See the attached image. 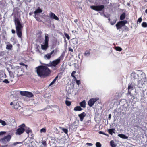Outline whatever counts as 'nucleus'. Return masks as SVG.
<instances>
[{
    "label": "nucleus",
    "mask_w": 147,
    "mask_h": 147,
    "mask_svg": "<svg viewBox=\"0 0 147 147\" xmlns=\"http://www.w3.org/2000/svg\"><path fill=\"white\" fill-rule=\"evenodd\" d=\"M69 51H70L71 52H73V49L70 47H69Z\"/></svg>",
    "instance_id": "nucleus-49"
},
{
    "label": "nucleus",
    "mask_w": 147,
    "mask_h": 147,
    "mask_svg": "<svg viewBox=\"0 0 147 147\" xmlns=\"http://www.w3.org/2000/svg\"><path fill=\"white\" fill-rule=\"evenodd\" d=\"M50 17L51 19H54L56 20H59V18L53 13L51 12L50 14Z\"/></svg>",
    "instance_id": "nucleus-11"
},
{
    "label": "nucleus",
    "mask_w": 147,
    "mask_h": 147,
    "mask_svg": "<svg viewBox=\"0 0 147 147\" xmlns=\"http://www.w3.org/2000/svg\"><path fill=\"white\" fill-rule=\"evenodd\" d=\"M20 65H23V66H25V64H24L22 62H21V63H20Z\"/></svg>",
    "instance_id": "nucleus-50"
},
{
    "label": "nucleus",
    "mask_w": 147,
    "mask_h": 147,
    "mask_svg": "<svg viewBox=\"0 0 147 147\" xmlns=\"http://www.w3.org/2000/svg\"><path fill=\"white\" fill-rule=\"evenodd\" d=\"M33 13H33V12H30V13H29V15H30V16H31V15H32L33 14Z\"/></svg>",
    "instance_id": "nucleus-55"
},
{
    "label": "nucleus",
    "mask_w": 147,
    "mask_h": 147,
    "mask_svg": "<svg viewBox=\"0 0 147 147\" xmlns=\"http://www.w3.org/2000/svg\"><path fill=\"white\" fill-rule=\"evenodd\" d=\"M64 57V55L62 54L58 58L51 62L53 66L55 67L57 65L59 64L61 62V60H62Z\"/></svg>",
    "instance_id": "nucleus-6"
},
{
    "label": "nucleus",
    "mask_w": 147,
    "mask_h": 147,
    "mask_svg": "<svg viewBox=\"0 0 147 147\" xmlns=\"http://www.w3.org/2000/svg\"><path fill=\"white\" fill-rule=\"evenodd\" d=\"M96 147H101V144L99 142H97L96 144Z\"/></svg>",
    "instance_id": "nucleus-36"
},
{
    "label": "nucleus",
    "mask_w": 147,
    "mask_h": 147,
    "mask_svg": "<svg viewBox=\"0 0 147 147\" xmlns=\"http://www.w3.org/2000/svg\"><path fill=\"white\" fill-rule=\"evenodd\" d=\"M90 50H87L85 51V53H84V55L85 56H86L88 55H90Z\"/></svg>",
    "instance_id": "nucleus-30"
},
{
    "label": "nucleus",
    "mask_w": 147,
    "mask_h": 147,
    "mask_svg": "<svg viewBox=\"0 0 147 147\" xmlns=\"http://www.w3.org/2000/svg\"><path fill=\"white\" fill-rule=\"evenodd\" d=\"M125 13H123L120 16V19L121 20H124L125 17Z\"/></svg>",
    "instance_id": "nucleus-22"
},
{
    "label": "nucleus",
    "mask_w": 147,
    "mask_h": 147,
    "mask_svg": "<svg viewBox=\"0 0 147 147\" xmlns=\"http://www.w3.org/2000/svg\"><path fill=\"white\" fill-rule=\"evenodd\" d=\"M13 103L12 102H11L10 104V105H13Z\"/></svg>",
    "instance_id": "nucleus-64"
},
{
    "label": "nucleus",
    "mask_w": 147,
    "mask_h": 147,
    "mask_svg": "<svg viewBox=\"0 0 147 147\" xmlns=\"http://www.w3.org/2000/svg\"><path fill=\"white\" fill-rule=\"evenodd\" d=\"M115 49L117 51H121L122 49L120 47H115Z\"/></svg>",
    "instance_id": "nucleus-33"
},
{
    "label": "nucleus",
    "mask_w": 147,
    "mask_h": 147,
    "mask_svg": "<svg viewBox=\"0 0 147 147\" xmlns=\"http://www.w3.org/2000/svg\"><path fill=\"white\" fill-rule=\"evenodd\" d=\"M111 114H110L109 115V116H108V119L109 120H110L111 118Z\"/></svg>",
    "instance_id": "nucleus-51"
},
{
    "label": "nucleus",
    "mask_w": 147,
    "mask_h": 147,
    "mask_svg": "<svg viewBox=\"0 0 147 147\" xmlns=\"http://www.w3.org/2000/svg\"><path fill=\"white\" fill-rule=\"evenodd\" d=\"M136 76H138V75L137 74L136 75L134 76V79H136V78H135V77H136Z\"/></svg>",
    "instance_id": "nucleus-61"
},
{
    "label": "nucleus",
    "mask_w": 147,
    "mask_h": 147,
    "mask_svg": "<svg viewBox=\"0 0 147 147\" xmlns=\"http://www.w3.org/2000/svg\"><path fill=\"white\" fill-rule=\"evenodd\" d=\"M142 20V19L141 17L139 18L137 20V23H138V22H139V23H140L141 22Z\"/></svg>",
    "instance_id": "nucleus-41"
},
{
    "label": "nucleus",
    "mask_w": 147,
    "mask_h": 147,
    "mask_svg": "<svg viewBox=\"0 0 147 147\" xmlns=\"http://www.w3.org/2000/svg\"><path fill=\"white\" fill-rule=\"evenodd\" d=\"M56 80L54 79L53 80V81L50 83L49 84V86H51L53 85L56 82Z\"/></svg>",
    "instance_id": "nucleus-43"
},
{
    "label": "nucleus",
    "mask_w": 147,
    "mask_h": 147,
    "mask_svg": "<svg viewBox=\"0 0 147 147\" xmlns=\"http://www.w3.org/2000/svg\"><path fill=\"white\" fill-rule=\"evenodd\" d=\"M58 76H57L54 79L55 80H57L58 79Z\"/></svg>",
    "instance_id": "nucleus-56"
},
{
    "label": "nucleus",
    "mask_w": 147,
    "mask_h": 147,
    "mask_svg": "<svg viewBox=\"0 0 147 147\" xmlns=\"http://www.w3.org/2000/svg\"><path fill=\"white\" fill-rule=\"evenodd\" d=\"M1 122H2L1 123V124L2 125H3V126H5V125H6V123L5 121L2 120V121Z\"/></svg>",
    "instance_id": "nucleus-44"
},
{
    "label": "nucleus",
    "mask_w": 147,
    "mask_h": 147,
    "mask_svg": "<svg viewBox=\"0 0 147 147\" xmlns=\"http://www.w3.org/2000/svg\"><path fill=\"white\" fill-rule=\"evenodd\" d=\"M9 74L10 76L11 77H12L13 78H14V75L13 73L12 72H11V71H9Z\"/></svg>",
    "instance_id": "nucleus-34"
},
{
    "label": "nucleus",
    "mask_w": 147,
    "mask_h": 147,
    "mask_svg": "<svg viewBox=\"0 0 147 147\" xmlns=\"http://www.w3.org/2000/svg\"><path fill=\"white\" fill-rule=\"evenodd\" d=\"M99 133L104 134V132H102V131H100L99 132Z\"/></svg>",
    "instance_id": "nucleus-59"
},
{
    "label": "nucleus",
    "mask_w": 147,
    "mask_h": 147,
    "mask_svg": "<svg viewBox=\"0 0 147 147\" xmlns=\"http://www.w3.org/2000/svg\"><path fill=\"white\" fill-rule=\"evenodd\" d=\"M46 65L47 66V67H50L53 66L52 63L51 62H50L49 63L46 64Z\"/></svg>",
    "instance_id": "nucleus-42"
},
{
    "label": "nucleus",
    "mask_w": 147,
    "mask_h": 147,
    "mask_svg": "<svg viewBox=\"0 0 147 147\" xmlns=\"http://www.w3.org/2000/svg\"><path fill=\"white\" fill-rule=\"evenodd\" d=\"M8 145H2L1 146V147H7Z\"/></svg>",
    "instance_id": "nucleus-53"
},
{
    "label": "nucleus",
    "mask_w": 147,
    "mask_h": 147,
    "mask_svg": "<svg viewBox=\"0 0 147 147\" xmlns=\"http://www.w3.org/2000/svg\"><path fill=\"white\" fill-rule=\"evenodd\" d=\"M110 144L112 147H116V145L113 140L110 141Z\"/></svg>",
    "instance_id": "nucleus-24"
},
{
    "label": "nucleus",
    "mask_w": 147,
    "mask_h": 147,
    "mask_svg": "<svg viewBox=\"0 0 147 147\" xmlns=\"http://www.w3.org/2000/svg\"><path fill=\"white\" fill-rule=\"evenodd\" d=\"M12 33L13 34H15V31L14 29H12L11 30Z\"/></svg>",
    "instance_id": "nucleus-52"
},
{
    "label": "nucleus",
    "mask_w": 147,
    "mask_h": 147,
    "mask_svg": "<svg viewBox=\"0 0 147 147\" xmlns=\"http://www.w3.org/2000/svg\"><path fill=\"white\" fill-rule=\"evenodd\" d=\"M49 41V37L48 36V34H45V40L44 43L48 44Z\"/></svg>",
    "instance_id": "nucleus-17"
},
{
    "label": "nucleus",
    "mask_w": 147,
    "mask_h": 147,
    "mask_svg": "<svg viewBox=\"0 0 147 147\" xmlns=\"http://www.w3.org/2000/svg\"><path fill=\"white\" fill-rule=\"evenodd\" d=\"M115 129L114 128L110 129L108 130V132L109 134L112 135L113 133H115Z\"/></svg>",
    "instance_id": "nucleus-20"
},
{
    "label": "nucleus",
    "mask_w": 147,
    "mask_h": 147,
    "mask_svg": "<svg viewBox=\"0 0 147 147\" xmlns=\"http://www.w3.org/2000/svg\"><path fill=\"white\" fill-rule=\"evenodd\" d=\"M116 21L117 19H115L113 21H110V23L112 25H114L116 23Z\"/></svg>",
    "instance_id": "nucleus-26"
},
{
    "label": "nucleus",
    "mask_w": 147,
    "mask_h": 147,
    "mask_svg": "<svg viewBox=\"0 0 147 147\" xmlns=\"http://www.w3.org/2000/svg\"><path fill=\"white\" fill-rule=\"evenodd\" d=\"M42 144L44 146V147H46L47 146V143L46 141L44 140L42 141Z\"/></svg>",
    "instance_id": "nucleus-37"
},
{
    "label": "nucleus",
    "mask_w": 147,
    "mask_h": 147,
    "mask_svg": "<svg viewBox=\"0 0 147 147\" xmlns=\"http://www.w3.org/2000/svg\"><path fill=\"white\" fill-rule=\"evenodd\" d=\"M142 27L146 28L147 27V23L146 22H143L142 23Z\"/></svg>",
    "instance_id": "nucleus-32"
},
{
    "label": "nucleus",
    "mask_w": 147,
    "mask_h": 147,
    "mask_svg": "<svg viewBox=\"0 0 147 147\" xmlns=\"http://www.w3.org/2000/svg\"><path fill=\"white\" fill-rule=\"evenodd\" d=\"M133 85L131 84H129L128 89V93L129 94H131V91L133 90Z\"/></svg>",
    "instance_id": "nucleus-14"
},
{
    "label": "nucleus",
    "mask_w": 147,
    "mask_h": 147,
    "mask_svg": "<svg viewBox=\"0 0 147 147\" xmlns=\"http://www.w3.org/2000/svg\"><path fill=\"white\" fill-rule=\"evenodd\" d=\"M20 94L21 95L28 98H32L34 96L33 94L31 92L26 91H21Z\"/></svg>",
    "instance_id": "nucleus-8"
},
{
    "label": "nucleus",
    "mask_w": 147,
    "mask_h": 147,
    "mask_svg": "<svg viewBox=\"0 0 147 147\" xmlns=\"http://www.w3.org/2000/svg\"><path fill=\"white\" fill-rule=\"evenodd\" d=\"M104 135H105L106 136H109L108 134H105L104 133Z\"/></svg>",
    "instance_id": "nucleus-62"
},
{
    "label": "nucleus",
    "mask_w": 147,
    "mask_h": 147,
    "mask_svg": "<svg viewBox=\"0 0 147 147\" xmlns=\"http://www.w3.org/2000/svg\"><path fill=\"white\" fill-rule=\"evenodd\" d=\"M62 130L65 134H67L68 131L67 129L65 128H63L62 129Z\"/></svg>",
    "instance_id": "nucleus-38"
},
{
    "label": "nucleus",
    "mask_w": 147,
    "mask_h": 147,
    "mask_svg": "<svg viewBox=\"0 0 147 147\" xmlns=\"http://www.w3.org/2000/svg\"><path fill=\"white\" fill-rule=\"evenodd\" d=\"M64 35L66 37L68 40H69L70 39V36L69 35L66 33H64Z\"/></svg>",
    "instance_id": "nucleus-35"
},
{
    "label": "nucleus",
    "mask_w": 147,
    "mask_h": 147,
    "mask_svg": "<svg viewBox=\"0 0 147 147\" xmlns=\"http://www.w3.org/2000/svg\"><path fill=\"white\" fill-rule=\"evenodd\" d=\"M76 84L78 85H79L81 84V82L80 80H78L76 79Z\"/></svg>",
    "instance_id": "nucleus-45"
},
{
    "label": "nucleus",
    "mask_w": 147,
    "mask_h": 147,
    "mask_svg": "<svg viewBox=\"0 0 147 147\" xmlns=\"http://www.w3.org/2000/svg\"><path fill=\"white\" fill-rule=\"evenodd\" d=\"M18 103L17 104V103H16V104L14 105L13 106V107L14 109H18L20 107V106L19 105Z\"/></svg>",
    "instance_id": "nucleus-27"
},
{
    "label": "nucleus",
    "mask_w": 147,
    "mask_h": 147,
    "mask_svg": "<svg viewBox=\"0 0 147 147\" xmlns=\"http://www.w3.org/2000/svg\"><path fill=\"white\" fill-rule=\"evenodd\" d=\"M46 128H42L41 129L40 131V133H45L46 132Z\"/></svg>",
    "instance_id": "nucleus-31"
},
{
    "label": "nucleus",
    "mask_w": 147,
    "mask_h": 147,
    "mask_svg": "<svg viewBox=\"0 0 147 147\" xmlns=\"http://www.w3.org/2000/svg\"><path fill=\"white\" fill-rule=\"evenodd\" d=\"M78 20L77 19H75V20H74V22L76 23H77L78 22Z\"/></svg>",
    "instance_id": "nucleus-60"
},
{
    "label": "nucleus",
    "mask_w": 147,
    "mask_h": 147,
    "mask_svg": "<svg viewBox=\"0 0 147 147\" xmlns=\"http://www.w3.org/2000/svg\"><path fill=\"white\" fill-rule=\"evenodd\" d=\"M25 125L24 124H22L20 125L18 128L16 130L15 134L16 135H20L23 134L25 131L24 127Z\"/></svg>",
    "instance_id": "nucleus-5"
},
{
    "label": "nucleus",
    "mask_w": 147,
    "mask_h": 147,
    "mask_svg": "<svg viewBox=\"0 0 147 147\" xmlns=\"http://www.w3.org/2000/svg\"><path fill=\"white\" fill-rule=\"evenodd\" d=\"M138 79V80L137 86L139 88H142L143 85L145 84L146 81V78L145 76H141Z\"/></svg>",
    "instance_id": "nucleus-4"
},
{
    "label": "nucleus",
    "mask_w": 147,
    "mask_h": 147,
    "mask_svg": "<svg viewBox=\"0 0 147 147\" xmlns=\"http://www.w3.org/2000/svg\"><path fill=\"white\" fill-rule=\"evenodd\" d=\"M145 12L147 14V9L145 10Z\"/></svg>",
    "instance_id": "nucleus-63"
},
{
    "label": "nucleus",
    "mask_w": 147,
    "mask_h": 147,
    "mask_svg": "<svg viewBox=\"0 0 147 147\" xmlns=\"http://www.w3.org/2000/svg\"><path fill=\"white\" fill-rule=\"evenodd\" d=\"M128 22L127 20H121L118 22L115 25L116 28L117 30H119L122 29V27H124V29L122 30V32L125 30L126 31H128L129 30V28L126 26L125 24H127Z\"/></svg>",
    "instance_id": "nucleus-3"
},
{
    "label": "nucleus",
    "mask_w": 147,
    "mask_h": 147,
    "mask_svg": "<svg viewBox=\"0 0 147 147\" xmlns=\"http://www.w3.org/2000/svg\"><path fill=\"white\" fill-rule=\"evenodd\" d=\"M36 68L37 74L40 77L47 76L51 73L50 69L46 66L40 65Z\"/></svg>",
    "instance_id": "nucleus-1"
},
{
    "label": "nucleus",
    "mask_w": 147,
    "mask_h": 147,
    "mask_svg": "<svg viewBox=\"0 0 147 147\" xmlns=\"http://www.w3.org/2000/svg\"><path fill=\"white\" fill-rule=\"evenodd\" d=\"M86 144L91 146L92 145V144L90 143H87Z\"/></svg>",
    "instance_id": "nucleus-54"
},
{
    "label": "nucleus",
    "mask_w": 147,
    "mask_h": 147,
    "mask_svg": "<svg viewBox=\"0 0 147 147\" xmlns=\"http://www.w3.org/2000/svg\"><path fill=\"white\" fill-rule=\"evenodd\" d=\"M45 58H47L48 59H49L51 57V55L49 53L45 55L44 56Z\"/></svg>",
    "instance_id": "nucleus-25"
},
{
    "label": "nucleus",
    "mask_w": 147,
    "mask_h": 147,
    "mask_svg": "<svg viewBox=\"0 0 147 147\" xmlns=\"http://www.w3.org/2000/svg\"><path fill=\"white\" fill-rule=\"evenodd\" d=\"M65 103L67 106H69L71 105V102L69 101L66 100L65 101Z\"/></svg>",
    "instance_id": "nucleus-29"
},
{
    "label": "nucleus",
    "mask_w": 147,
    "mask_h": 147,
    "mask_svg": "<svg viewBox=\"0 0 147 147\" xmlns=\"http://www.w3.org/2000/svg\"><path fill=\"white\" fill-rule=\"evenodd\" d=\"M5 132L4 131H1L0 132V136L2 135L3 134H4L5 133Z\"/></svg>",
    "instance_id": "nucleus-48"
},
{
    "label": "nucleus",
    "mask_w": 147,
    "mask_h": 147,
    "mask_svg": "<svg viewBox=\"0 0 147 147\" xmlns=\"http://www.w3.org/2000/svg\"><path fill=\"white\" fill-rule=\"evenodd\" d=\"M11 138V136L8 135L1 139L0 142L2 143L6 144L7 142H9L10 141Z\"/></svg>",
    "instance_id": "nucleus-7"
},
{
    "label": "nucleus",
    "mask_w": 147,
    "mask_h": 147,
    "mask_svg": "<svg viewBox=\"0 0 147 147\" xmlns=\"http://www.w3.org/2000/svg\"><path fill=\"white\" fill-rule=\"evenodd\" d=\"M14 21L17 35L19 37L21 38L23 24L21 23L18 18H15Z\"/></svg>",
    "instance_id": "nucleus-2"
},
{
    "label": "nucleus",
    "mask_w": 147,
    "mask_h": 147,
    "mask_svg": "<svg viewBox=\"0 0 147 147\" xmlns=\"http://www.w3.org/2000/svg\"><path fill=\"white\" fill-rule=\"evenodd\" d=\"M5 54V53L4 51L0 52V56H3Z\"/></svg>",
    "instance_id": "nucleus-39"
},
{
    "label": "nucleus",
    "mask_w": 147,
    "mask_h": 147,
    "mask_svg": "<svg viewBox=\"0 0 147 147\" xmlns=\"http://www.w3.org/2000/svg\"><path fill=\"white\" fill-rule=\"evenodd\" d=\"M104 5L91 6L90 8L96 11H102L104 8Z\"/></svg>",
    "instance_id": "nucleus-9"
},
{
    "label": "nucleus",
    "mask_w": 147,
    "mask_h": 147,
    "mask_svg": "<svg viewBox=\"0 0 147 147\" xmlns=\"http://www.w3.org/2000/svg\"><path fill=\"white\" fill-rule=\"evenodd\" d=\"M34 17L36 19V20L38 22H41L42 20H40V18L37 16L36 15H34Z\"/></svg>",
    "instance_id": "nucleus-28"
},
{
    "label": "nucleus",
    "mask_w": 147,
    "mask_h": 147,
    "mask_svg": "<svg viewBox=\"0 0 147 147\" xmlns=\"http://www.w3.org/2000/svg\"><path fill=\"white\" fill-rule=\"evenodd\" d=\"M24 128H25V131L28 134V136H29L30 133H32V131L30 128L26 126Z\"/></svg>",
    "instance_id": "nucleus-13"
},
{
    "label": "nucleus",
    "mask_w": 147,
    "mask_h": 147,
    "mask_svg": "<svg viewBox=\"0 0 147 147\" xmlns=\"http://www.w3.org/2000/svg\"><path fill=\"white\" fill-rule=\"evenodd\" d=\"M98 100L96 98H95L90 99L88 102V105L90 107H92Z\"/></svg>",
    "instance_id": "nucleus-10"
},
{
    "label": "nucleus",
    "mask_w": 147,
    "mask_h": 147,
    "mask_svg": "<svg viewBox=\"0 0 147 147\" xmlns=\"http://www.w3.org/2000/svg\"><path fill=\"white\" fill-rule=\"evenodd\" d=\"M57 51L56 50V51H54V50H53L52 51H51V52L50 53H49L50 54V55L51 56L53 54V53L55 52H55H57Z\"/></svg>",
    "instance_id": "nucleus-46"
},
{
    "label": "nucleus",
    "mask_w": 147,
    "mask_h": 147,
    "mask_svg": "<svg viewBox=\"0 0 147 147\" xmlns=\"http://www.w3.org/2000/svg\"><path fill=\"white\" fill-rule=\"evenodd\" d=\"M83 109L80 106H77L74 109L75 111H81Z\"/></svg>",
    "instance_id": "nucleus-21"
},
{
    "label": "nucleus",
    "mask_w": 147,
    "mask_h": 147,
    "mask_svg": "<svg viewBox=\"0 0 147 147\" xmlns=\"http://www.w3.org/2000/svg\"><path fill=\"white\" fill-rule=\"evenodd\" d=\"M12 47L13 46L12 44H8L6 45V49L9 50H11L12 49Z\"/></svg>",
    "instance_id": "nucleus-23"
},
{
    "label": "nucleus",
    "mask_w": 147,
    "mask_h": 147,
    "mask_svg": "<svg viewBox=\"0 0 147 147\" xmlns=\"http://www.w3.org/2000/svg\"><path fill=\"white\" fill-rule=\"evenodd\" d=\"M75 73H76V71H73L72 72V73H71V76L72 77L74 78L75 79H76V77L74 76V74H75Z\"/></svg>",
    "instance_id": "nucleus-40"
},
{
    "label": "nucleus",
    "mask_w": 147,
    "mask_h": 147,
    "mask_svg": "<svg viewBox=\"0 0 147 147\" xmlns=\"http://www.w3.org/2000/svg\"><path fill=\"white\" fill-rule=\"evenodd\" d=\"M118 136L124 139H127L128 138L127 136H126L125 135L122 134H119Z\"/></svg>",
    "instance_id": "nucleus-19"
},
{
    "label": "nucleus",
    "mask_w": 147,
    "mask_h": 147,
    "mask_svg": "<svg viewBox=\"0 0 147 147\" xmlns=\"http://www.w3.org/2000/svg\"><path fill=\"white\" fill-rule=\"evenodd\" d=\"M41 47L42 49L46 50L49 47L48 44L44 43V45H41Z\"/></svg>",
    "instance_id": "nucleus-16"
},
{
    "label": "nucleus",
    "mask_w": 147,
    "mask_h": 147,
    "mask_svg": "<svg viewBox=\"0 0 147 147\" xmlns=\"http://www.w3.org/2000/svg\"><path fill=\"white\" fill-rule=\"evenodd\" d=\"M20 143V142H16V143H14V144L15 145H16L17 144H19Z\"/></svg>",
    "instance_id": "nucleus-58"
},
{
    "label": "nucleus",
    "mask_w": 147,
    "mask_h": 147,
    "mask_svg": "<svg viewBox=\"0 0 147 147\" xmlns=\"http://www.w3.org/2000/svg\"><path fill=\"white\" fill-rule=\"evenodd\" d=\"M43 11L42 10L40 9V8L38 7L34 12V13L35 14L34 15H37L38 13H42Z\"/></svg>",
    "instance_id": "nucleus-15"
},
{
    "label": "nucleus",
    "mask_w": 147,
    "mask_h": 147,
    "mask_svg": "<svg viewBox=\"0 0 147 147\" xmlns=\"http://www.w3.org/2000/svg\"><path fill=\"white\" fill-rule=\"evenodd\" d=\"M86 115V114L84 112H83L81 114L78 115V116L79 117L81 121H83L84 118Z\"/></svg>",
    "instance_id": "nucleus-12"
},
{
    "label": "nucleus",
    "mask_w": 147,
    "mask_h": 147,
    "mask_svg": "<svg viewBox=\"0 0 147 147\" xmlns=\"http://www.w3.org/2000/svg\"><path fill=\"white\" fill-rule=\"evenodd\" d=\"M80 106L81 107H82L83 108H84L86 107V101L85 100H84L81 102H80Z\"/></svg>",
    "instance_id": "nucleus-18"
},
{
    "label": "nucleus",
    "mask_w": 147,
    "mask_h": 147,
    "mask_svg": "<svg viewBox=\"0 0 147 147\" xmlns=\"http://www.w3.org/2000/svg\"><path fill=\"white\" fill-rule=\"evenodd\" d=\"M3 82L5 83L6 84L9 83V82L7 79H5L4 81H3Z\"/></svg>",
    "instance_id": "nucleus-47"
},
{
    "label": "nucleus",
    "mask_w": 147,
    "mask_h": 147,
    "mask_svg": "<svg viewBox=\"0 0 147 147\" xmlns=\"http://www.w3.org/2000/svg\"><path fill=\"white\" fill-rule=\"evenodd\" d=\"M88 1L90 2L93 3L94 1V0H88Z\"/></svg>",
    "instance_id": "nucleus-57"
}]
</instances>
